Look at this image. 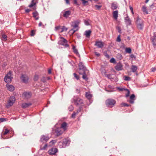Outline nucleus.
<instances>
[{"instance_id": "f257e3e1", "label": "nucleus", "mask_w": 156, "mask_h": 156, "mask_svg": "<svg viewBox=\"0 0 156 156\" xmlns=\"http://www.w3.org/2000/svg\"><path fill=\"white\" fill-rule=\"evenodd\" d=\"M79 73L80 74L82 75V78L84 79H87V76L89 74V71L86 69V68L83 69L79 68L78 70Z\"/></svg>"}, {"instance_id": "f03ea898", "label": "nucleus", "mask_w": 156, "mask_h": 156, "mask_svg": "<svg viewBox=\"0 0 156 156\" xmlns=\"http://www.w3.org/2000/svg\"><path fill=\"white\" fill-rule=\"evenodd\" d=\"M79 24V22L77 21L72 22L71 26L73 28L69 31V33L71 34V35L73 34L76 31L78 30Z\"/></svg>"}, {"instance_id": "7ed1b4c3", "label": "nucleus", "mask_w": 156, "mask_h": 156, "mask_svg": "<svg viewBox=\"0 0 156 156\" xmlns=\"http://www.w3.org/2000/svg\"><path fill=\"white\" fill-rule=\"evenodd\" d=\"M72 102L76 106H82L83 104V100L77 97H74L72 100Z\"/></svg>"}, {"instance_id": "20e7f679", "label": "nucleus", "mask_w": 156, "mask_h": 156, "mask_svg": "<svg viewBox=\"0 0 156 156\" xmlns=\"http://www.w3.org/2000/svg\"><path fill=\"white\" fill-rule=\"evenodd\" d=\"M13 77L12 72L9 71L5 75L4 79V81L7 83H10L11 82Z\"/></svg>"}, {"instance_id": "39448f33", "label": "nucleus", "mask_w": 156, "mask_h": 156, "mask_svg": "<svg viewBox=\"0 0 156 156\" xmlns=\"http://www.w3.org/2000/svg\"><path fill=\"white\" fill-rule=\"evenodd\" d=\"M116 101L113 99H108L105 102L106 105L109 107L112 108L116 104Z\"/></svg>"}, {"instance_id": "423d86ee", "label": "nucleus", "mask_w": 156, "mask_h": 156, "mask_svg": "<svg viewBox=\"0 0 156 156\" xmlns=\"http://www.w3.org/2000/svg\"><path fill=\"white\" fill-rule=\"evenodd\" d=\"M16 101V98L14 96H11L8 101L6 105L7 108H9L13 105Z\"/></svg>"}, {"instance_id": "0eeeda50", "label": "nucleus", "mask_w": 156, "mask_h": 156, "mask_svg": "<svg viewBox=\"0 0 156 156\" xmlns=\"http://www.w3.org/2000/svg\"><path fill=\"white\" fill-rule=\"evenodd\" d=\"M52 132L56 136H58L62 134L64 132L61 128H57L55 129H53Z\"/></svg>"}, {"instance_id": "6e6552de", "label": "nucleus", "mask_w": 156, "mask_h": 156, "mask_svg": "<svg viewBox=\"0 0 156 156\" xmlns=\"http://www.w3.org/2000/svg\"><path fill=\"white\" fill-rule=\"evenodd\" d=\"M67 41L63 37H61L60 40L58 41L59 44L65 46V47H66L68 46L67 44Z\"/></svg>"}, {"instance_id": "1a4fd4ad", "label": "nucleus", "mask_w": 156, "mask_h": 156, "mask_svg": "<svg viewBox=\"0 0 156 156\" xmlns=\"http://www.w3.org/2000/svg\"><path fill=\"white\" fill-rule=\"evenodd\" d=\"M58 151V150L57 148H52L48 151V153L50 155H52L55 154Z\"/></svg>"}, {"instance_id": "9d476101", "label": "nucleus", "mask_w": 156, "mask_h": 156, "mask_svg": "<svg viewBox=\"0 0 156 156\" xmlns=\"http://www.w3.org/2000/svg\"><path fill=\"white\" fill-rule=\"evenodd\" d=\"M21 80L22 81L25 83H27V82L28 80V76L26 75H22L20 77Z\"/></svg>"}, {"instance_id": "9b49d317", "label": "nucleus", "mask_w": 156, "mask_h": 156, "mask_svg": "<svg viewBox=\"0 0 156 156\" xmlns=\"http://www.w3.org/2000/svg\"><path fill=\"white\" fill-rule=\"evenodd\" d=\"M49 139V137L48 136L43 135L41 136L40 141L44 143L47 142Z\"/></svg>"}, {"instance_id": "f8f14e48", "label": "nucleus", "mask_w": 156, "mask_h": 156, "mask_svg": "<svg viewBox=\"0 0 156 156\" xmlns=\"http://www.w3.org/2000/svg\"><path fill=\"white\" fill-rule=\"evenodd\" d=\"M22 96L25 98L26 99H28L31 97V94L30 92H25L23 93Z\"/></svg>"}, {"instance_id": "ddd939ff", "label": "nucleus", "mask_w": 156, "mask_h": 156, "mask_svg": "<svg viewBox=\"0 0 156 156\" xmlns=\"http://www.w3.org/2000/svg\"><path fill=\"white\" fill-rule=\"evenodd\" d=\"M68 142V140H67L66 139L64 140L63 142H60L59 144V145L60 146V147H65L67 145V144Z\"/></svg>"}, {"instance_id": "4468645a", "label": "nucleus", "mask_w": 156, "mask_h": 156, "mask_svg": "<svg viewBox=\"0 0 156 156\" xmlns=\"http://www.w3.org/2000/svg\"><path fill=\"white\" fill-rule=\"evenodd\" d=\"M6 87L7 89L10 91H13L15 89V87L12 85L7 84Z\"/></svg>"}, {"instance_id": "2eb2a0df", "label": "nucleus", "mask_w": 156, "mask_h": 156, "mask_svg": "<svg viewBox=\"0 0 156 156\" xmlns=\"http://www.w3.org/2000/svg\"><path fill=\"white\" fill-rule=\"evenodd\" d=\"M74 3L75 4L77 5H79L80 4V2H79V1H81L82 2V3L83 4H85L87 2V1L85 0H73Z\"/></svg>"}, {"instance_id": "dca6fc26", "label": "nucleus", "mask_w": 156, "mask_h": 156, "mask_svg": "<svg viewBox=\"0 0 156 156\" xmlns=\"http://www.w3.org/2000/svg\"><path fill=\"white\" fill-rule=\"evenodd\" d=\"M123 65L120 63L118 64L115 66V69L117 71H119L122 70Z\"/></svg>"}, {"instance_id": "f3484780", "label": "nucleus", "mask_w": 156, "mask_h": 156, "mask_svg": "<svg viewBox=\"0 0 156 156\" xmlns=\"http://www.w3.org/2000/svg\"><path fill=\"white\" fill-rule=\"evenodd\" d=\"M95 45L99 48H102L104 46V44L102 42L98 41L96 42Z\"/></svg>"}, {"instance_id": "a211bd4d", "label": "nucleus", "mask_w": 156, "mask_h": 156, "mask_svg": "<svg viewBox=\"0 0 156 156\" xmlns=\"http://www.w3.org/2000/svg\"><path fill=\"white\" fill-rule=\"evenodd\" d=\"M67 123L66 122L62 123L61 126L60 128H61L62 130L64 132L67 129Z\"/></svg>"}, {"instance_id": "6ab92c4d", "label": "nucleus", "mask_w": 156, "mask_h": 156, "mask_svg": "<svg viewBox=\"0 0 156 156\" xmlns=\"http://www.w3.org/2000/svg\"><path fill=\"white\" fill-rule=\"evenodd\" d=\"M118 8V5L116 2L112 3L111 5V9L112 10H114L117 9Z\"/></svg>"}, {"instance_id": "aec40b11", "label": "nucleus", "mask_w": 156, "mask_h": 156, "mask_svg": "<svg viewBox=\"0 0 156 156\" xmlns=\"http://www.w3.org/2000/svg\"><path fill=\"white\" fill-rule=\"evenodd\" d=\"M32 105L31 103H25L22 104V107L23 108H26Z\"/></svg>"}, {"instance_id": "412c9836", "label": "nucleus", "mask_w": 156, "mask_h": 156, "mask_svg": "<svg viewBox=\"0 0 156 156\" xmlns=\"http://www.w3.org/2000/svg\"><path fill=\"white\" fill-rule=\"evenodd\" d=\"M9 132V130L7 129H5L4 130H3L2 134V138L3 139H5L6 138L4 137V136L6 134Z\"/></svg>"}, {"instance_id": "4be33fe9", "label": "nucleus", "mask_w": 156, "mask_h": 156, "mask_svg": "<svg viewBox=\"0 0 156 156\" xmlns=\"http://www.w3.org/2000/svg\"><path fill=\"white\" fill-rule=\"evenodd\" d=\"M135 96L134 94H132L131 95L130 97V100L129 102L131 104H133L134 102V100H135Z\"/></svg>"}, {"instance_id": "5701e85b", "label": "nucleus", "mask_w": 156, "mask_h": 156, "mask_svg": "<svg viewBox=\"0 0 156 156\" xmlns=\"http://www.w3.org/2000/svg\"><path fill=\"white\" fill-rule=\"evenodd\" d=\"M112 15L114 18L115 19L117 20L118 16V11H114L112 12Z\"/></svg>"}, {"instance_id": "b1692460", "label": "nucleus", "mask_w": 156, "mask_h": 156, "mask_svg": "<svg viewBox=\"0 0 156 156\" xmlns=\"http://www.w3.org/2000/svg\"><path fill=\"white\" fill-rule=\"evenodd\" d=\"M85 96L86 98L88 99H90L92 97V95L90 94V92H86Z\"/></svg>"}, {"instance_id": "393cba45", "label": "nucleus", "mask_w": 156, "mask_h": 156, "mask_svg": "<svg viewBox=\"0 0 156 156\" xmlns=\"http://www.w3.org/2000/svg\"><path fill=\"white\" fill-rule=\"evenodd\" d=\"M91 33V31L90 30H87L85 32V35L87 37H89L90 36Z\"/></svg>"}, {"instance_id": "a878e982", "label": "nucleus", "mask_w": 156, "mask_h": 156, "mask_svg": "<svg viewBox=\"0 0 156 156\" xmlns=\"http://www.w3.org/2000/svg\"><path fill=\"white\" fill-rule=\"evenodd\" d=\"M33 17L35 19L37 20H38L39 19L38 17H37V16L38 15V12L36 11H35L33 12Z\"/></svg>"}, {"instance_id": "bb28decb", "label": "nucleus", "mask_w": 156, "mask_h": 156, "mask_svg": "<svg viewBox=\"0 0 156 156\" xmlns=\"http://www.w3.org/2000/svg\"><path fill=\"white\" fill-rule=\"evenodd\" d=\"M137 67L136 66L134 65H132L131 66V69L132 72H135L136 71L137 69Z\"/></svg>"}, {"instance_id": "cd10ccee", "label": "nucleus", "mask_w": 156, "mask_h": 156, "mask_svg": "<svg viewBox=\"0 0 156 156\" xmlns=\"http://www.w3.org/2000/svg\"><path fill=\"white\" fill-rule=\"evenodd\" d=\"M72 49L73 50L74 52L76 54H78V52L76 48V47L75 46L72 45Z\"/></svg>"}, {"instance_id": "c85d7f7f", "label": "nucleus", "mask_w": 156, "mask_h": 156, "mask_svg": "<svg viewBox=\"0 0 156 156\" xmlns=\"http://www.w3.org/2000/svg\"><path fill=\"white\" fill-rule=\"evenodd\" d=\"M36 0H32L31 4L29 5L30 7H32L36 4Z\"/></svg>"}, {"instance_id": "c756f323", "label": "nucleus", "mask_w": 156, "mask_h": 156, "mask_svg": "<svg viewBox=\"0 0 156 156\" xmlns=\"http://www.w3.org/2000/svg\"><path fill=\"white\" fill-rule=\"evenodd\" d=\"M1 39L2 41H6L7 39V36L4 34H2Z\"/></svg>"}, {"instance_id": "7c9ffc66", "label": "nucleus", "mask_w": 156, "mask_h": 156, "mask_svg": "<svg viewBox=\"0 0 156 156\" xmlns=\"http://www.w3.org/2000/svg\"><path fill=\"white\" fill-rule=\"evenodd\" d=\"M143 25L142 23H137V27L139 29L141 30L143 29Z\"/></svg>"}, {"instance_id": "2f4dec72", "label": "nucleus", "mask_w": 156, "mask_h": 156, "mask_svg": "<svg viewBox=\"0 0 156 156\" xmlns=\"http://www.w3.org/2000/svg\"><path fill=\"white\" fill-rule=\"evenodd\" d=\"M48 147V144H45L43 147L41 146L40 150H45Z\"/></svg>"}, {"instance_id": "473e14b6", "label": "nucleus", "mask_w": 156, "mask_h": 156, "mask_svg": "<svg viewBox=\"0 0 156 156\" xmlns=\"http://www.w3.org/2000/svg\"><path fill=\"white\" fill-rule=\"evenodd\" d=\"M79 68L83 69L86 68L84 66L83 63L82 62H80L79 64Z\"/></svg>"}, {"instance_id": "72a5a7b5", "label": "nucleus", "mask_w": 156, "mask_h": 156, "mask_svg": "<svg viewBox=\"0 0 156 156\" xmlns=\"http://www.w3.org/2000/svg\"><path fill=\"white\" fill-rule=\"evenodd\" d=\"M105 76L107 77L108 78L110 79H113V78L112 77V74H105Z\"/></svg>"}, {"instance_id": "f704fd0d", "label": "nucleus", "mask_w": 156, "mask_h": 156, "mask_svg": "<svg viewBox=\"0 0 156 156\" xmlns=\"http://www.w3.org/2000/svg\"><path fill=\"white\" fill-rule=\"evenodd\" d=\"M125 21L127 23L130 24L131 22L129 18L128 17H127L125 18Z\"/></svg>"}, {"instance_id": "c9c22d12", "label": "nucleus", "mask_w": 156, "mask_h": 156, "mask_svg": "<svg viewBox=\"0 0 156 156\" xmlns=\"http://www.w3.org/2000/svg\"><path fill=\"white\" fill-rule=\"evenodd\" d=\"M142 10L144 12L146 13L147 14H148V12L147 11L146 7L144 6H143L142 8Z\"/></svg>"}, {"instance_id": "e433bc0d", "label": "nucleus", "mask_w": 156, "mask_h": 156, "mask_svg": "<svg viewBox=\"0 0 156 156\" xmlns=\"http://www.w3.org/2000/svg\"><path fill=\"white\" fill-rule=\"evenodd\" d=\"M78 114V112H73V113L72 114L71 118H75L76 117V116L77 114Z\"/></svg>"}, {"instance_id": "4c0bfd02", "label": "nucleus", "mask_w": 156, "mask_h": 156, "mask_svg": "<svg viewBox=\"0 0 156 156\" xmlns=\"http://www.w3.org/2000/svg\"><path fill=\"white\" fill-rule=\"evenodd\" d=\"M124 90L126 91V97H128L129 96V95L130 94V91H129L127 89H125Z\"/></svg>"}, {"instance_id": "58836bf2", "label": "nucleus", "mask_w": 156, "mask_h": 156, "mask_svg": "<svg viewBox=\"0 0 156 156\" xmlns=\"http://www.w3.org/2000/svg\"><path fill=\"white\" fill-rule=\"evenodd\" d=\"M126 51L128 53H130L131 52V50L130 48H126Z\"/></svg>"}, {"instance_id": "ea45409f", "label": "nucleus", "mask_w": 156, "mask_h": 156, "mask_svg": "<svg viewBox=\"0 0 156 156\" xmlns=\"http://www.w3.org/2000/svg\"><path fill=\"white\" fill-rule=\"evenodd\" d=\"M63 16L66 18H67L68 16V11H67L63 14Z\"/></svg>"}, {"instance_id": "a19ab883", "label": "nucleus", "mask_w": 156, "mask_h": 156, "mask_svg": "<svg viewBox=\"0 0 156 156\" xmlns=\"http://www.w3.org/2000/svg\"><path fill=\"white\" fill-rule=\"evenodd\" d=\"M73 75L75 78L77 80L79 79L80 77L78 75L75 73H74Z\"/></svg>"}, {"instance_id": "79ce46f5", "label": "nucleus", "mask_w": 156, "mask_h": 156, "mask_svg": "<svg viewBox=\"0 0 156 156\" xmlns=\"http://www.w3.org/2000/svg\"><path fill=\"white\" fill-rule=\"evenodd\" d=\"M122 106H127L128 107L129 106V105L128 104H126L125 103H122L121 104Z\"/></svg>"}, {"instance_id": "37998d69", "label": "nucleus", "mask_w": 156, "mask_h": 156, "mask_svg": "<svg viewBox=\"0 0 156 156\" xmlns=\"http://www.w3.org/2000/svg\"><path fill=\"white\" fill-rule=\"evenodd\" d=\"M104 55L107 58H109V55L106 52H104Z\"/></svg>"}, {"instance_id": "c03bdc74", "label": "nucleus", "mask_w": 156, "mask_h": 156, "mask_svg": "<svg viewBox=\"0 0 156 156\" xmlns=\"http://www.w3.org/2000/svg\"><path fill=\"white\" fill-rule=\"evenodd\" d=\"M124 77H125L124 80H130V78L128 76H125Z\"/></svg>"}, {"instance_id": "a18cd8bd", "label": "nucleus", "mask_w": 156, "mask_h": 156, "mask_svg": "<svg viewBox=\"0 0 156 156\" xmlns=\"http://www.w3.org/2000/svg\"><path fill=\"white\" fill-rule=\"evenodd\" d=\"M151 40H153L154 41L156 40V35L154 34V36L151 37Z\"/></svg>"}, {"instance_id": "49530a36", "label": "nucleus", "mask_w": 156, "mask_h": 156, "mask_svg": "<svg viewBox=\"0 0 156 156\" xmlns=\"http://www.w3.org/2000/svg\"><path fill=\"white\" fill-rule=\"evenodd\" d=\"M38 79V75H36L34 76V81H37Z\"/></svg>"}, {"instance_id": "de8ad7c7", "label": "nucleus", "mask_w": 156, "mask_h": 156, "mask_svg": "<svg viewBox=\"0 0 156 156\" xmlns=\"http://www.w3.org/2000/svg\"><path fill=\"white\" fill-rule=\"evenodd\" d=\"M62 30H63V32L64 31H66L67 30V28H66L64 26L62 27Z\"/></svg>"}, {"instance_id": "09e8293b", "label": "nucleus", "mask_w": 156, "mask_h": 156, "mask_svg": "<svg viewBox=\"0 0 156 156\" xmlns=\"http://www.w3.org/2000/svg\"><path fill=\"white\" fill-rule=\"evenodd\" d=\"M110 61L111 63H114L115 62V60L114 58H112L110 60Z\"/></svg>"}, {"instance_id": "8fccbe9b", "label": "nucleus", "mask_w": 156, "mask_h": 156, "mask_svg": "<svg viewBox=\"0 0 156 156\" xmlns=\"http://www.w3.org/2000/svg\"><path fill=\"white\" fill-rule=\"evenodd\" d=\"M95 7L98 9H99L101 8V6L96 5Z\"/></svg>"}, {"instance_id": "3c124183", "label": "nucleus", "mask_w": 156, "mask_h": 156, "mask_svg": "<svg viewBox=\"0 0 156 156\" xmlns=\"http://www.w3.org/2000/svg\"><path fill=\"white\" fill-rule=\"evenodd\" d=\"M56 142V141L55 140H52L50 142V143L51 144H55Z\"/></svg>"}, {"instance_id": "603ef678", "label": "nucleus", "mask_w": 156, "mask_h": 156, "mask_svg": "<svg viewBox=\"0 0 156 156\" xmlns=\"http://www.w3.org/2000/svg\"><path fill=\"white\" fill-rule=\"evenodd\" d=\"M6 121V119H4V118H0V121L1 122H3L5 121Z\"/></svg>"}, {"instance_id": "864d4df0", "label": "nucleus", "mask_w": 156, "mask_h": 156, "mask_svg": "<svg viewBox=\"0 0 156 156\" xmlns=\"http://www.w3.org/2000/svg\"><path fill=\"white\" fill-rule=\"evenodd\" d=\"M121 40L120 38V35H119L117 38V41L118 42H120L121 41Z\"/></svg>"}, {"instance_id": "5fc2aeb1", "label": "nucleus", "mask_w": 156, "mask_h": 156, "mask_svg": "<svg viewBox=\"0 0 156 156\" xmlns=\"http://www.w3.org/2000/svg\"><path fill=\"white\" fill-rule=\"evenodd\" d=\"M61 26H57L55 27V30H59Z\"/></svg>"}, {"instance_id": "6e6d98bb", "label": "nucleus", "mask_w": 156, "mask_h": 156, "mask_svg": "<svg viewBox=\"0 0 156 156\" xmlns=\"http://www.w3.org/2000/svg\"><path fill=\"white\" fill-rule=\"evenodd\" d=\"M152 41L153 42V44L154 45V46L156 45V40H155V41H154V40H152Z\"/></svg>"}, {"instance_id": "4d7b16f0", "label": "nucleus", "mask_w": 156, "mask_h": 156, "mask_svg": "<svg viewBox=\"0 0 156 156\" xmlns=\"http://www.w3.org/2000/svg\"><path fill=\"white\" fill-rule=\"evenodd\" d=\"M94 53L95 55L98 57H99L100 55V54L99 53H98L97 52H95Z\"/></svg>"}, {"instance_id": "13d9d810", "label": "nucleus", "mask_w": 156, "mask_h": 156, "mask_svg": "<svg viewBox=\"0 0 156 156\" xmlns=\"http://www.w3.org/2000/svg\"><path fill=\"white\" fill-rule=\"evenodd\" d=\"M34 31L33 30H32L31 31V36H34Z\"/></svg>"}, {"instance_id": "bf43d9fd", "label": "nucleus", "mask_w": 156, "mask_h": 156, "mask_svg": "<svg viewBox=\"0 0 156 156\" xmlns=\"http://www.w3.org/2000/svg\"><path fill=\"white\" fill-rule=\"evenodd\" d=\"M129 8H130V9L131 10L132 13L133 14L134 13H133V8L132 7H131V6H129Z\"/></svg>"}, {"instance_id": "052dcab7", "label": "nucleus", "mask_w": 156, "mask_h": 156, "mask_svg": "<svg viewBox=\"0 0 156 156\" xmlns=\"http://www.w3.org/2000/svg\"><path fill=\"white\" fill-rule=\"evenodd\" d=\"M59 32L62 33L63 32V30H62V27H61L59 28V30H58Z\"/></svg>"}, {"instance_id": "680f3d73", "label": "nucleus", "mask_w": 156, "mask_h": 156, "mask_svg": "<svg viewBox=\"0 0 156 156\" xmlns=\"http://www.w3.org/2000/svg\"><path fill=\"white\" fill-rule=\"evenodd\" d=\"M85 23L86 25H89V22L87 21H85Z\"/></svg>"}, {"instance_id": "e2e57ef3", "label": "nucleus", "mask_w": 156, "mask_h": 156, "mask_svg": "<svg viewBox=\"0 0 156 156\" xmlns=\"http://www.w3.org/2000/svg\"><path fill=\"white\" fill-rule=\"evenodd\" d=\"M42 25V23L41 22H40L38 24V26L39 27H41Z\"/></svg>"}, {"instance_id": "0e129e2a", "label": "nucleus", "mask_w": 156, "mask_h": 156, "mask_svg": "<svg viewBox=\"0 0 156 156\" xmlns=\"http://www.w3.org/2000/svg\"><path fill=\"white\" fill-rule=\"evenodd\" d=\"M30 11V10L29 9H27L25 10V12H29Z\"/></svg>"}, {"instance_id": "69168bd1", "label": "nucleus", "mask_w": 156, "mask_h": 156, "mask_svg": "<svg viewBox=\"0 0 156 156\" xmlns=\"http://www.w3.org/2000/svg\"><path fill=\"white\" fill-rule=\"evenodd\" d=\"M151 71H152V72H154L156 70V69L154 68H152L151 69Z\"/></svg>"}, {"instance_id": "338daca9", "label": "nucleus", "mask_w": 156, "mask_h": 156, "mask_svg": "<svg viewBox=\"0 0 156 156\" xmlns=\"http://www.w3.org/2000/svg\"><path fill=\"white\" fill-rule=\"evenodd\" d=\"M51 70L50 69H49L48 70V73L49 74H50L51 73Z\"/></svg>"}, {"instance_id": "774afa93", "label": "nucleus", "mask_w": 156, "mask_h": 156, "mask_svg": "<svg viewBox=\"0 0 156 156\" xmlns=\"http://www.w3.org/2000/svg\"><path fill=\"white\" fill-rule=\"evenodd\" d=\"M130 57L132 58L134 57V55L133 54H132L130 55Z\"/></svg>"}]
</instances>
